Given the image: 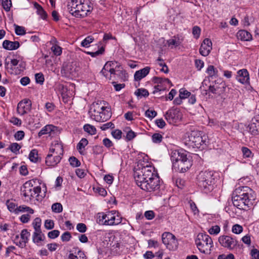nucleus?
Returning a JSON list of instances; mask_svg holds the SVG:
<instances>
[{
	"label": "nucleus",
	"mask_w": 259,
	"mask_h": 259,
	"mask_svg": "<svg viewBox=\"0 0 259 259\" xmlns=\"http://www.w3.org/2000/svg\"><path fill=\"white\" fill-rule=\"evenodd\" d=\"M256 194L247 186L239 187L233 193L232 198L233 205L240 209H245L253 204Z\"/></svg>",
	"instance_id": "obj_1"
},
{
	"label": "nucleus",
	"mask_w": 259,
	"mask_h": 259,
	"mask_svg": "<svg viewBox=\"0 0 259 259\" xmlns=\"http://www.w3.org/2000/svg\"><path fill=\"white\" fill-rule=\"evenodd\" d=\"M170 159L175 170L184 172L192 165L191 159L188 157L187 152L183 150H173L171 151Z\"/></svg>",
	"instance_id": "obj_2"
},
{
	"label": "nucleus",
	"mask_w": 259,
	"mask_h": 259,
	"mask_svg": "<svg viewBox=\"0 0 259 259\" xmlns=\"http://www.w3.org/2000/svg\"><path fill=\"white\" fill-rule=\"evenodd\" d=\"M90 117L98 122L106 121L111 116L110 108L105 106V103L101 101H97L92 104L89 111Z\"/></svg>",
	"instance_id": "obj_3"
},
{
	"label": "nucleus",
	"mask_w": 259,
	"mask_h": 259,
	"mask_svg": "<svg viewBox=\"0 0 259 259\" xmlns=\"http://www.w3.org/2000/svg\"><path fill=\"white\" fill-rule=\"evenodd\" d=\"M67 8L72 15L78 18L87 16L93 9L90 0H70Z\"/></svg>",
	"instance_id": "obj_4"
},
{
	"label": "nucleus",
	"mask_w": 259,
	"mask_h": 259,
	"mask_svg": "<svg viewBox=\"0 0 259 259\" xmlns=\"http://www.w3.org/2000/svg\"><path fill=\"white\" fill-rule=\"evenodd\" d=\"M197 179L199 187L205 193H209L213 189L217 180L215 173L212 171H201Z\"/></svg>",
	"instance_id": "obj_5"
},
{
	"label": "nucleus",
	"mask_w": 259,
	"mask_h": 259,
	"mask_svg": "<svg viewBox=\"0 0 259 259\" xmlns=\"http://www.w3.org/2000/svg\"><path fill=\"white\" fill-rule=\"evenodd\" d=\"M37 184H40V183L39 180L37 179L26 182L21 190L23 195L29 199L38 197L41 192V187L40 186H37Z\"/></svg>",
	"instance_id": "obj_6"
},
{
	"label": "nucleus",
	"mask_w": 259,
	"mask_h": 259,
	"mask_svg": "<svg viewBox=\"0 0 259 259\" xmlns=\"http://www.w3.org/2000/svg\"><path fill=\"white\" fill-rule=\"evenodd\" d=\"M154 167L146 164L145 165L138 164L135 168L134 176L137 185L144 183L147 177L152 176V172H154Z\"/></svg>",
	"instance_id": "obj_7"
},
{
	"label": "nucleus",
	"mask_w": 259,
	"mask_h": 259,
	"mask_svg": "<svg viewBox=\"0 0 259 259\" xmlns=\"http://www.w3.org/2000/svg\"><path fill=\"white\" fill-rule=\"evenodd\" d=\"M195 243L198 249L203 253H206V250L208 249L210 250L213 246L211 237L208 235L203 233L198 234Z\"/></svg>",
	"instance_id": "obj_8"
},
{
	"label": "nucleus",
	"mask_w": 259,
	"mask_h": 259,
	"mask_svg": "<svg viewBox=\"0 0 259 259\" xmlns=\"http://www.w3.org/2000/svg\"><path fill=\"white\" fill-rule=\"evenodd\" d=\"M117 64L115 62L113 61H108L104 65L103 69L100 72V73H104V71H107V72H110V76L109 79L110 80L112 77V75H117L119 76H121V78H123L124 80L126 78L127 74L125 73V71L124 70H116V68H114L115 65ZM115 66V68H116Z\"/></svg>",
	"instance_id": "obj_9"
},
{
	"label": "nucleus",
	"mask_w": 259,
	"mask_h": 259,
	"mask_svg": "<svg viewBox=\"0 0 259 259\" xmlns=\"http://www.w3.org/2000/svg\"><path fill=\"white\" fill-rule=\"evenodd\" d=\"M139 187L142 190L148 192L157 190L160 188L159 177H155L151 181H144L142 184H140Z\"/></svg>",
	"instance_id": "obj_10"
},
{
	"label": "nucleus",
	"mask_w": 259,
	"mask_h": 259,
	"mask_svg": "<svg viewBox=\"0 0 259 259\" xmlns=\"http://www.w3.org/2000/svg\"><path fill=\"white\" fill-rule=\"evenodd\" d=\"M162 241L169 250H175L177 247V240L176 237L171 233H163L162 235Z\"/></svg>",
	"instance_id": "obj_11"
},
{
	"label": "nucleus",
	"mask_w": 259,
	"mask_h": 259,
	"mask_svg": "<svg viewBox=\"0 0 259 259\" xmlns=\"http://www.w3.org/2000/svg\"><path fill=\"white\" fill-rule=\"evenodd\" d=\"M164 117L169 124H174L181 118V113L177 108H170L164 114Z\"/></svg>",
	"instance_id": "obj_12"
},
{
	"label": "nucleus",
	"mask_w": 259,
	"mask_h": 259,
	"mask_svg": "<svg viewBox=\"0 0 259 259\" xmlns=\"http://www.w3.org/2000/svg\"><path fill=\"white\" fill-rule=\"evenodd\" d=\"M219 242L223 247L229 250L234 249L238 244V242L235 239L227 235L220 236Z\"/></svg>",
	"instance_id": "obj_13"
},
{
	"label": "nucleus",
	"mask_w": 259,
	"mask_h": 259,
	"mask_svg": "<svg viewBox=\"0 0 259 259\" xmlns=\"http://www.w3.org/2000/svg\"><path fill=\"white\" fill-rule=\"evenodd\" d=\"M106 221H104L105 225H117L122 221V218L115 210H111L106 213Z\"/></svg>",
	"instance_id": "obj_14"
},
{
	"label": "nucleus",
	"mask_w": 259,
	"mask_h": 259,
	"mask_svg": "<svg viewBox=\"0 0 259 259\" xmlns=\"http://www.w3.org/2000/svg\"><path fill=\"white\" fill-rule=\"evenodd\" d=\"M31 101L29 99H25L21 101L17 105V111L19 114L23 115L29 112L31 108Z\"/></svg>",
	"instance_id": "obj_15"
},
{
	"label": "nucleus",
	"mask_w": 259,
	"mask_h": 259,
	"mask_svg": "<svg viewBox=\"0 0 259 259\" xmlns=\"http://www.w3.org/2000/svg\"><path fill=\"white\" fill-rule=\"evenodd\" d=\"M189 141L194 144V146L197 148L203 144H206V137L201 136L199 133L192 132L189 136Z\"/></svg>",
	"instance_id": "obj_16"
},
{
	"label": "nucleus",
	"mask_w": 259,
	"mask_h": 259,
	"mask_svg": "<svg viewBox=\"0 0 259 259\" xmlns=\"http://www.w3.org/2000/svg\"><path fill=\"white\" fill-rule=\"evenodd\" d=\"M212 50V42L209 38L203 40L199 49L200 54L203 56H207Z\"/></svg>",
	"instance_id": "obj_17"
},
{
	"label": "nucleus",
	"mask_w": 259,
	"mask_h": 259,
	"mask_svg": "<svg viewBox=\"0 0 259 259\" xmlns=\"http://www.w3.org/2000/svg\"><path fill=\"white\" fill-rule=\"evenodd\" d=\"M62 156L52 153H50L46 158V164L49 166L54 167L61 161Z\"/></svg>",
	"instance_id": "obj_18"
},
{
	"label": "nucleus",
	"mask_w": 259,
	"mask_h": 259,
	"mask_svg": "<svg viewBox=\"0 0 259 259\" xmlns=\"http://www.w3.org/2000/svg\"><path fill=\"white\" fill-rule=\"evenodd\" d=\"M236 79L242 84H248L249 81V73L245 69L239 70L237 71Z\"/></svg>",
	"instance_id": "obj_19"
},
{
	"label": "nucleus",
	"mask_w": 259,
	"mask_h": 259,
	"mask_svg": "<svg viewBox=\"0 0 259 259\" xmlns=\"http://www.w3.org/2000/svg\"><path fill=\"white\" fill-rule=\"evenodd\" d=\"M49 152L62 156L63 154V148L62 143L58 141H54L52 143Z\"/></svg>",
	"instance_id": "obj_20"
},
{
	"label": "nucleus",
	"mask_w": 259,
	"mask_h": 259,
	"mask_svg": "<svg viewBox=\"0 0 259 259\" xmlns=\"http://www.w3.org/2000/svg\"><path fill=\"white\" fill-rule=\"evenodd\" d=\"M249 132L254 135L259 133V115L254 116L249 125Z\"/></svg>",
	"instance_id": "obj_21"
},
{
	"label": "nucleus",
	"mask_w": 259,
	"mask_h": 259,
	"mask_svg": "<svg viewBox=\"0 0 259 259\" xmlns=\"http://www.w3.org/2000/svg\"><path fill=\"white\" fill-rule=\"evenodd\" d=\"M3 47L4 49L8 50H15L19 48L20 44L17 41H11L5 40L3 41Z\"/></svg>",
	"instance_id": "obj_22"
},
{
	"label": "nucleus",
	"mask_w": 259,
	"mask_h": 259,
	"mask_svg": "<svg viewBox=\"0 0 259 259\" xmlns=\"http://www.w3.org/2000/svg\"><path fill=\"white\" fill-rule=\"evenodd\" d=\"M150 68L146 67L140 70L137 71L134 75L135 79L136 80H140L142 78L145 77L149 73Z\"/></svg>",
	"instance_id": "obj_23"
},
{
	"label": "nucleus",
	"mask_w": 259,
	"mask_h": 259,
	"mask_svg": "<svg viewBox=\"0 0 259 259\" xmlns=\"http://www.w3.org/2000/svg\"><path fill=\"white\" fill-rule=\"evenodd\" d=\"M56 128L57 127L53 125H47L39 131L38 136L40 137L44 135L51 134L52 132L56 131Z\"/></svg>",
	"instance_id": "obj_24"
},
{
	"label": "nucleus",
	"mask_w": 259,
	"mask_h": 259,
	"mask_svg": "<svg viewBox=\"0 0 259 259\" xmlns=\"http://www.w3.org/2000/svg\"><path fill=\"white\" fill-rule=\"evenodd\" d=\"M45 237L41 231L34 232L32 235V240L35 243L38 244L41 241H43Z\"/></svg>",
	"instance_id": "obj_25"
},
{
	"label": "nucleus",
	"mask_w": 259,
	"mask_h": 259,
	"mask_svg": "<svg viewBox=\"0 0 259 259\" xmlns=\"http://www.w3.org/2000/svg\"><path fill=\"white\" fill-rule=\"evenodd\" d=\"M238 37L242 40L248 41L251 38V35L249 32L246 30H240L238 32Z\"/></svg>",
	"instance_id": "obj_26"
},
{
	"label": "nucleus",
	"mask_w": 259,
	"mask_h": 259,
	"mask_svg": "<svg viewBox=\"0 0 259 259\" xmlns=\"http://www.w3.org/2000/svg\"><path fill=\"white\" fill-rule=\"evenodd\" d=\"M34 6L36 9L37 14L39 15L42 19H45L47 17V14L42 7L36 3H34Z\"/></svg>",
	"instance_id": "obj_27"
},
{
	"label": "nucleus",
	"mask_w": 259,
	"mask_h": 259,
	"mask_svg": "<svg viewBox=\"0 0 259 259\" xmlns=\"http://www.w3.org/2000/svg\"><path fill=\"white\" fill-rule=\"evenodd\" d=\"M153 81L155 83H157L161 85H164L165 83L170 84L172 85V83L170 80L167 78H162L160 77H154L153 78Z\"/></svg>",
	"instance_id": "obj_28"
},
{
	"label": "nucleus",
	"mask_w": 259,
	"mask_h": 259,
	"mask_svg": "<svg viewBox=\"0 0 259 259\" xmlns=\"http://www.w3.org/2000/svg\"><path fill=\"white\" fill-rule=\"evenodd\" d=\"M27 212L29 214H33L34 213V210L30 207L26 205H20L17 207L16 214H18L20 212Z\"/></svg>",
	"instance_id": "obj_29"
},
{
	"label": "nucleus",
	"mask_w": 259,
	"mask_h": 259,
	"mask_svg": "<svg viewBox=\"0 0 259 259\" xmlns=\"http://www.w3.org/2000/svg\"><path fill=\"white\" fill-rule=\"evenodd\" d=\"M167 45L169 47H171V48L179 46L181 42L179 38L174 36L173 38L168 39L167 41Z\"/></svg>",
	"instance_id": "obj_30"
},
{
	"label": "nucleus",
	"mask_w": 259,
	"mask_h": 259,
	"mask_svg": "<svg viewBox=\"0 0 259 259\" xmlns=\"http://www.w3.org/2000/svg\"><path fill=\"white\" fill-rule=\"evenodd\" d=\"M206 72L211 77L218 76V71L213 65H209Z\"/></svg>",
	"instance_id": "obj_31"
},
{
	"label": "nucleus",
	"mask_w": 259,
	"mask_h": 259,
	"mask_svg": "<svg viewBox=\"0 0 259 259\" xmlns=\"http://www.w3.org/2000/svg\"><path fill=\"white\" fill-rule=\"evenodd\" d=\"M41 225V220L39 218H36L33 221L32 226L34 229V232L41 231L40 227Z\"/></svg>",
	"instance_id": "obj_32"
},
{
	"label": "nucleus",
	"mask_w": 259,
	"mask_h": 259,
	"mask_svg": "<svg viewBox=\"0 0 259 259\" xmlns=\"http://www.w3.org/2000/svg\"><path fill=\"white\" fill-rule=\"evenodd\" d=\"M64 70L66 71V73L73 75L76 71V68L75 67V64L71 63L67 64L65 67Z\"/></svg>",
	"instance_id": "obj_33"
},
{
	"label": "nucleus",
	"mask_w": 259,
	"mask_h": 259,
	"mask_svg": "<svg viewBox=\"0 0 259 259\" xmlns=\"http://www.w3.org/2000/svg\"><path fill=\"white\" fill-rule=\"evenodd\" d=\"M83 130L85 132L89 133L91 135H94L96 134V128L93 125L89 124H86L83 126Z\"/></svg>",
	"instance_id": "obj_34"
},
{
	"label": "nucleus",
	"mask_w": 259,
	"mask_h": 259,
	"mask_svg": "<svg viewBox=\"0 0 259 259\" xmlns=\"http://www.w3.org/2000/svg\"><path fill=\"white\" fill-rule=\"evenodd\" d=\"M88 144V141L85 138H82L79 141V142L77 145V149L78 150L79 152L81 154V150L84 149V147Z\"/></svg>",
	"instance_id": "obj_35"
},
{
	"label": "nucleus",
	"mask_w": 259,
	"mask_h": 259,
	"mask_svg": "<svg viewBox=\"0 0 259 259\" xmlns=\"http://www.w3.org/2000/svg\"><path fill=\"white\" fill-rule=\"evenodd\" d=\"M6 205L7 206L8 209L9 210L12 212H14L16 214V212L17 211V206L16 205L15 203L12 202V201L8 200L6 202Z\"/></svg>",
	"instance_id": "obj_36"
},
{
	"label": "nucleus",
	"mask_w": 259,
	"mask_h": 259,
	"mask_svg": "<svg viewBox=\"0 0 259 259\" xmlns=\"http://www.w3.org/2000/svg\"><path fill=\"white\" fill-rule=\"evenodd\" d=\"M135 94L137 97H140V98L142 97H146L148 96L149 93L148 91L145 89H138L135 93Z\"/></svg>",
	"instance_id": "obj_37"
},
{
	"label": "nucleus",
	"mask_w": 259,
	"mask_h": 259,
	"mask_svg": "<svg viewBox=\"0 0 259 259\" xmlns=\"http://www.w3.org/2000/svg\"><path fill=\"white\" fill-rule=\"evenodd\" d=\"M30 235V233L28 232L27 229H23L20 234L21 239L24 243H27Z\"/></svg>",
	"instance_id": "obj_38"
},
{
	"label": "nucleus",
	"mask_w": 259,
	"mask_h": 259,
	"mask_svg": "<svg viewBox=\"0 0 259 259\" xmlns=\"http://www.w3.org/2000/svg\"><path fill=\"white\" fill-rule=\"evenodd\" d=\"M21 146L17 143H13L10 144L9 147V149L14 153L17 154L21 148Z\"/></svg>",
	"instance_id": "obj_39"
},
{
	"label": "nucleus",
	"mask_w": 259,
	"mask_h": 259,
	"mask_svg": "<svg viewBox=\"0 0 259 259\" xmlns=\"http://www.w3.org/2000/svg\"><path fill=\"white\" fill-rule=\"evenodd\" d=\"M52 211L55 213H60L63 210V207L60 203H55L52 205Z\"/></svg>",
	"instance_id": "obj_40"
},
{
	"label": "nucleus",
	"mask_w": 259,
	"mask_h": 259,
	"mask_svg": "<svg viewBox=\"0 0 259 259\" xmlns=\"http://www.w3.org/2000/svg\"><path fill=\"white\" fill-rule=\"evenodd\" d=\"M163 139L162 135L159 133H155L152 136V142L154 143H160Z\"/></svg>",
	"instance_id": "obj_41"
},
{
	"label": "nucleus",
	"mask_w": 259,
	"mask_h": 259,
	"mask_svg": "<svg viewBox=\"0 0 259 259\" xmlns=\"http://www.w3.org/2000/svg\"><path fill=\"white\" fill-rule=\"evenodd\" d=\"M94 39L93 36H88L82 41L81 46L83 47H88L89 45L93 41Z\"/></svg>",
	"instance_id": "obj_42"
},
{
	"label": "nucleus",
	"mask_w": 259,
	"mask_h": 259,
	"mask_svg": "<svg viewBox=\"0 0 259 259\" xmlns=\"http://www.w3.org/2000/svg\"><path fill=\"white\" fill-rule=\"evenodd\" d=\"M15 33L18 35H23L26 33L25 28L15 24Z\"/></svg>",
	"instance_id": "obj_43"
},
{
	"label": "nucleus",
	"mask_w": 259,
	"mask_h": 259,
	"mask_svg": "<svg viewBox=\"0 0 259 259\" xmlns=\"http://www.w3.org/2000/svg\"><path fill=\"white\" fill-rule=\"evenodd\" d=\"M243 156L244 158H249L252 156L253 154L251 150L247 147H243L241 149Z\"/></svg>",
	"instance_id": "obj_44"
},
{
	"label": "nucleus",
	"mask_w": 259,
	"mask_h": 259,
	"mask_svg": "<svg viewBox=\"0 0 259 259\" xmlns=\"http://www.w3.org/2000/svg\"><path fill=\"white\" fill-rule=\"evenodd\" d=\"M29 158L32 162H36L37 160V151L36 150L33 149L31 151L29 155Z\"/></svg>",
	"instance_id": "obj_45"
},
{
	"label": "nucleus",
	"mask_w": 259,
	"mask_h": 259,
	"mask_svg": "<svg viewBox=\"0 0 259 259\" xmlns=\"http://www.w3.org/2000/svg\"><path fill=\"white\" fill-rule=\"evenodd\" d=\"M51 50L54 54V55L56 56H59L62 53V48L57 46V45H54L51 47Z\"/></svg>",
	"instance_id": "obj_46"
},
{
	"label": "nucleus",
	"mask_w": 259,
	"mask_h": 259,
	"mask_svg": "<svg viewBox=\"0 0 259 259\" xmlns=\"http://www.w3.org/2000/svg\"><path fill=\"white\" fill-rule=\"evenodd\" d=\"M69 161L70 165L73 167H78L80 165V161L74 156L70 157L69 159Z\"/></svg>",
	"instance_id": "obj_47"
},
{
	"label": "nucleus",
	"mask_w": 259,
	"mask_h": 259,
	"mask_svg": "<svg viewBox=\"0 0 259 259\" xmlns=\"http://www.w3.org/2000/svg\"><path fill=\"white\" fill-rule=\"evenodd\" d=\"M179 96L181 99H185L191 95V93L184 89H181L179 91Z\"/></svg>",
	"instance_id": "obj_48"
},
{
	"label": "nucleus",
	"mask_w": 259,
	"mask_h": 259,
	"mask_svg": "<svg viewBox=\"0 0 259 259\" xmlns=\"http://www.w3.org/2000/svg\"><path fill=\"white\" fill-rule=\"evenodd\" d=\"M35 79L36 82L40 84H43L45 80L44 75L41 73H38L35 74Z\"/></svg>",
	"instance_id": "obj_49"
},
{
	"label": "nucleus",
	"mask_w": 259,
	"mask_h": 259,
	"mask_svg": "<svg viewBox=\"0 0 259 259\" xmlns=\"http://www.w3.org/2000/svg\"><path fill=\"white\" fill-rule=\"evenodd\" d=\"M232 231L235 234H240L243 231V228L238 224H235L233 226Z\"/></svg>",
	"instance_id": "obj_50"
},
{
	"label": "nucleus",
	"mask_w": 259,
	"mask_h": 259,
	"mask_svg": "<svg viewBox=\"0 0 259 259\" xmlns=\"http://www.w3.org/2000/svg\"><path fill=\"white\" fill-rule=\"evenodd\" d=\"M105 49L103 47H102L100 49H99L98 51L94 52H89L87 53L88 54L91 55L92 57H97L98 55H101L103 54L104 52Z\"/></svg>",
	"instance_id": "obj_51"
},
{
	"label": "nucleus",
	"mask_w": 259,
	"mask_h": 259,
	"mask_svg": "<svg viewBox=\"0 0 259 259\" xmlns=\"http://www.w3.org/2000/svg\"><path fill=\"white\" fill-rule=\"evenodd\" d=\"M2 5L3 8L7 12L10 11L11 7H12V2L11 0H4L3 2Z\"/></svg>",
	"instance_id": "obj_52"
},
{
	"label": "nucleus",
	"mask_w": 259,
	"mask_h": 259,
	"mask_svg": "<svg viewBox=\"0 0 259 259\" xmlns=\"http://www.w3.org/2000/svg\"><path fill=\"white\" fill-rule=\"evenodd\" d=\"M220 232V228L219 226L217 225L212 226L208 230V232L211 235H217Z\"/></svg>",
	"instance_id": "obj_53"
},
{
	"label": "nucleus",
	"mask_w": 259,
	"mask_h": 259,
	"mask_svg": "<svg viewBox=\"0 0 259 259\" xmlns=\"http://www.w3.org/2000/svg\"><path fill=\"white\" fill-rule=\"evenodd\" d=\"M122 132L119 130H115L111 132L112 136L116 139L119 140L122 137Z\"/></svg>",
	"instance_id": "obj_54"
},
{
	"label": "nucleus",
	"mask_w": 259,
	"mask_h": 259,
	"mask_svg": "<svg viewBox=\"0 0 259 259\" xmlns=\"http://www.w3.org/2000/svg\"><path fill=\"white\" fill-rule=\"evenodd\" d=\"M157 115V112L155 110L148 109L145 112V116L149 118L152 119Z\"/></svg>",
	"instance_id": "obj_55"
},
{
	"label": "nucleus",
	"mask_w": 259,
	"mask_h": 259,
	"mask_svg": "<svg viewBox=\"0 0 259 259\" xmlns=\"http://www.w3.org/2000/svg\"><path fill=\"white\" fill-rule=\"evenodd\" d=\"M60 234L59 231L54 230L48 233V236L51 239H55L59 236Z\"/></svg>",
	"instance_id": "obj_56"
},
{
	"label": "nucleus",
	"mask_w": 259,
	"mask_h": 259,
	"mask_svg": "<svg viewBox=\"0 0 259 259\" xmlns=\"http://www.w3.org/2000/svg\"><path fill=\"white\" fill-rule=\"evenodd\" d=\"M45 227L48 230L52 229L54 227V221L51 220H47L45 222Z\"/></svg>",
	"instance_id": "obj_57"
},
{
	"label": "nucleus",
	"mask_w": 259,
	"mask_h": 259,
	"mask_svg": "<svg viewBox=\"0 0 259 259\" xmlns=\"http://www.w3.org/2000/svg\"><path fill=\"white\" fill-rule=\"evenodd\" d=\"M25 133L23 131H19L15 133L14 137L16 140L20 141L23 139Z\"/></svg>",
	"instance_id": "obj_58"
},
{
	"label": "nucleus",
	"mask_w": 259,
	"mask_h": 259,
	"mask_svg": "<svg viewBox=\"0 0 259 259\" xmlns=\"http://www.w3.org/2000/svg\"><path fill=\"white\" fill-rule=\"evenodd\" d=\"M144 216L147 220H151L154 218L155 213L152 210H148L145 211Z\"/></svg>",
	"instance_id": "obj_59"
},
{
	"label": "nucleus",
	"mask_w": 259,
	"mask_h": 259,
	"mask_svg": "<svg viewBox=\"0 0 259 259\" xmlns=\"http://www.w3.org/2000/svg\"><path fill=\"white\" fill-rule=\"evenodd\" d=\"M155 122L156 125L160 128H163L166 125L164 120L162 118L156 119Z\"/></svg>",
	"instance_id": "obj_60"
},
{
	"label": "nucleus",
	"mask_w": 259,
	"mask_h": 259,
	"mask_svg": "<svg viewBox=\"0 0 259 259\" xmlns=\"http://www.w3.org/2000/svg\"><path fill=\"white\" fill-rule=\"evenodd\" d=\"M76 229L80 233H84L87 231V227L83 223H79L76 226Z\"/></svg>",
	"instance_id": "obj_61"
},
{
	"label": "nucleus",
	"mask_w": 259,
	"mask_h": 259,
	"mask_svg": "<svg viewBox=\"0 0 259 259\" xmlns=\"http://www.w3.org/2000/svg\"><path fill=\"white\" fill-rule=\"evenodd\" d=\"M195 65L198 70H200L204 67V62L199 59L195 61Z\"/></svg>",
	"instance_id": "obj_62"
},
{
	"label": "nucleus",
	"mask_w": 259,
	"mask_h": 259,
	"mask_svg": "<svg viewBox=\"0 0 259 259\" xmlns=\"http://www.w3.org/2000/svg\"><path fill=\"white\" fill-rule=\"evenodd\" d=\"M30 220V215L29 214H24L22 215L20 218V221L23 223H27Z\"/></svg>",
	"instance_id": "obj_63"
},
{
	"label": "nucleus",
	"mask_w": 259,
	"mask_h": 259,
	"mask_svg": "<svg viewBox=\"0 0 259 259\" xmlns=\"http://www.w3.org/2000/svg\"><path fill=\"white\" fill-rule=\"evenodd\" d=\"M250 254L253 259H259V251L255 248L251 250Z\"/></svg>",
	"instance_id": "obj_64"
}]
</instances>
